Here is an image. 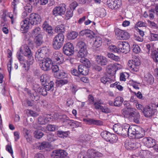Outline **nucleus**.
I'll use <instances>...</instances> for the list:
<instances>
[{"mask_svg":"<svg viewBox=\"0 0 158 158\" xmlns=\"http://www.w3.org/2000/svg\"><path fill=\"white\" fill-rule=\"evenodd\" d=\"M64 36L63 33H59L53 38L52 46L56 50L60 49L63 46Z\"/></svg>","mask_w":158,"mask_h":158,"instance_id":"1","label":"nucleus"},{"mask_svg":"<svg viewBox=\"0 0 158 158\" xmlns=\"http://www.w3.org/2000/svg\"><path fill=\"white\" fill-rule=\"evenodd\" d=\"M140 64L139 60L135 56L133 57L131 60L128 62V66L132 72L138 71Z\"/></svg>","mask_w":158,"mask_h":158,"instance_id":"2","label":"nucleus"},{"mask_svg":"<svg viewBox=\"0 0 158 158\" xmlns=\"http://www.w3.org/2000/svg\"><path fill=\"white\" fill-rule=\"evenodd\" d=\"M40 66L41 69L45 71L49 70L51 69L53 63L52 60L50 58L46 57L42 60Z\"/></svg>","mask_w":158,"mask_h":158,"instance_id":"3","label":"nucleus"},{"mask_svg":"<svg viewBox=\"0 0 158 158\" xmlns=\"http://www.w3.org/2000/svg\"><path fill=\"white\" fill-rule=\"evenodd\" d=\"M115 34L117 39L120 40H127L130 37L129 34L127 31L117 29L115 30Z\"/></svg>","mask_w":158,"mask_h":158,"instance_id":"4","label":"nucleus"},{"mask_svg":"<svg viewBox=\"0 0 158 158\" xmlns=\"http://www.w3.org/2000/svg\"><path fill=\"white\" fill-rule=\"evenodd\" d=\"M48 52V50L46 47L40 48L38 50L35 54V58L37 60L41 61L45 59L44 56Z\"/></svg>","mask_w":158,"mask_h":158,"instance_id":"5","label":"nucleus"},{"mask_svg":"<svg viewBox=\"0 0 158 158\" xmlns=\"http://www.w3.org/2000/svg\"><path fill=\"white\" fill-rule=\"evenodd\" d=\"M106 3L109 8L114 10L118 9L122 5L121 0H108Z\"/></svg>","mask_w":158,"mask_h":158,"instance_id":"6","label":"nucleus"},{"mask_svg":"<svg viewBox=\"0 0 158 158\" xmlns=\"http://www.w3.org/2000/svg\"><path fill=\"white\" fill-rule=\"evenodd\" d=\"M66 10V5L62 3L58 6L55 7L52 11V13L55 16L62 15L64 14Z\"/></svg>","mask_w":158,"mask_h":158,"instance_id":"7","label":"nucleus"},{"mask_svg":"<svg viewBox=\"0 0 158 158\" xmlns=\"http://www.w3.org/2000/svg\"><path fill=\"white\" fill-rule=\"evenodd\" d=\"M41 20L40 16L38 14L35 13H31L29 18V21L32 25H36L40 23Z\"/></svg>","mask_w":158,"mask_h":158,"instance_id":"8","label":"nucleus"},{"mask_svg":"<svg viewBox=\"0 0 158 158\" xmlns=\"http://www.w3.org/2000/svg\"><path fill=\"white\" fill-rule=\"evenodd\" d=\"M64 53L67 56H71L74 53V47L70 43L65 44L63 48Z\"/></svg>","mask_w":158,"mask_h":158,"instance_id":"9","label":"nucleus"},{"mask_svg":"<svg viewBox=\"0 0 158 158\" xmlns=\"http://www.w3.org/2000/svg\"><path fill=\"white\" fill-rule=\"evenodd\" d=\"M156 112V110L152 107L149 106H146L143 108V113L144 116L147 118H150L153 116Z\"/></svg>","mask_w":158,"mask_h":158,"instance_id":"10","label":"nucleus"},{"mask_svg":"<svg viewBox=\"0 0 158 158\" xmlns=\"http://www.w3.org/2000/svg\"><path fill=\"white\" fill-rule=\"evenodd\" d=\"M118 48H120L121 52L126 53L130 51V46L127 42H119L118 43Z\"/></svg>","mask_w":158,"mask_h":158,"instance_id":"11","label":"nucleus"},{"mask_svg":"<svg viewBox=\"0 0 158 158\" xmlns=\"http://www.w3.org/2000/svg\"><path fill=\"white\" fill-rule=\"evenodd\" d=\"M66 156V152L63 150H54L51 154L53 158H63Z\"/></svg>","mask_w":158,"mask_h":158,"instance_id":"12","label":"nucleus"},{"mask_svg":"<svg viewBox=\"0 0 158 158\" xmlns=\"http://www.w3.org/2000/svg\"><path fill=\"white\" fill-rule=\"evenodd\" d=\"M142 142L148 148L154 147L155 145L156 140L151 137H146L142 140Z\"/></svg>","mask_w":158,"mask_h":158,"instance_id":"13","label":"nucleus"},{"mask_svg":"<svg viewBox=\"0 0 158 158\" xmlns=\"http://www.w3.org/2000/svg\"><path fill=\"white\" fill-rule=\"evenodd\" d=\"M52 58L57 63L61 64L63 60V54L61 52L56 51L53 53Z\"/></svg>","mask_w":158,"mask_h":158,"instance_id":"14","label":"nucleus"},{"mask_svg":"<svg viewBox=\"0 0 158 158\" xmlns=\"http://www.w3.org/2000/svg\"><path fill=\"white\" fill-rule=\"evenodd\" d=\"M27 19L22 21L20 23L21 31L23 33L27 32L30 27V22L27 20Z\"/></svg>","mask_w":158,"mask_h":158,"instance_id":"15","label":"nucleus"},{"mask_svg":"<svg viewBox=\"0 0 158 158\" xmlns=\"http://www.w3.org/2000/svg\"><path fill=\"white\" fill-rule=\"evenodd\" d=\"M34 61L33 57L27 58V60H25L23 61V63H21L22 67L25 69L26 70H28L29 69L30 66L32 65Z\"/></svg>","mask_w":158,"mask_h":158,"instance_id":"16","label":"nucleus"},{"mask_svg":"<svg viewBox=\"0 0 158 158\" xmlns=\"http://www.w3.org/2000/svg\"><path fill=\"white\" fill-rule=\"evenodd\" d=\"M83 121L86 124L89 125H102L103 123V122L100 120H95L93 118H83Z\"/></svg>","mask_w":158,"mask_h":158,"instance_id":"17","label":"nucleus"},{"mask_svg":"<svg viewBox=\"0 0 158 158\" xmlns=\"http://www.w3.org/2000/svg\"><path fill=\"white\" fill-rule=\"evenodd\" d=\"M96 61L97 64L101 66L106 65L108 63L107 58L104 56L98 55L96 57Z\"/></svg>","mask_w":158,"mask_h":158,"instance_id":"18","label":"nucleus"},{"mask_svg":"<svg viewBox=\"0 0 158 158\" xmlns=\"http://www.w3.org/2000/svg\"><path fill=\"white\" fill-rule=\"evenodd\" d=\"M87 155L89 158H94L96 156L101 157L103 156L102 153L94 149L89 150L87 151Z\"/></svg>","mask_w":158,"mask_h":158,"instance_id":"19","label":"nucleus"},{"mask_svg":"<svg viewBox=\"0 0 158 158\" xmlns=\"http://www.w3.org/2000/svg\"><path fill=\"white\" fill-rule=\"evenodd\" d=\"M129 112V117H133L134 121L135 123H139V119L140 118V115L139 113L135 112L133 110L134 109L131 108Z\"/></svg>","mask_w":158,"mask_h":158,"instance_id":"20","label":"nucleus"},{"mask_svg":"<svg viewBox=\"0 0 158 158\" xmlns=\"http://www.w3.org/2000/svg\"><path fill=\"white\" fill-rule=\"evenodd\" d=\"M23 54L24 56H27V58H30L33 57L32 56V53L29 47L26 44L24 45L23 47H22Z\"/></svg>","mask_w":158,"mask_h":158,"instance_id":"21","label":"nucleus"},{"mask_svg":"<svg viewBox=\"0 0 158 158\" xmlns=\"http://www.w3.org/2000/svg\"><path fill=\"white\" fill-rule=\"evenodd\" d=\"M93 40L94 42L93 47L98 48L101 46L102 43V38L98 36H95L93 37Z\"/></svg>","mask_w":158,"mask_h":158,"instance_id":"22","label":"nucleus"},{"mask_svg":"<svg viewBox=\"0 0 158 158\" xmlns=\"http://www.w3.org/2000/svg\"><path fill=\"white\" fill-rule=\"evenodd\" d=\"M138 127L136 126L131 127L129 125V128L128 129L127 134L128 136L134 138L136 134V129H137Z\"/></svg>","mask_w":158,"mask_h":158,"instance_id":"23","label":"nucleus"},{"mask_svg":"<svg viewBox=\"0 0 158 158\" xmlns=\"http://www.w3.org/2000/svg\"><path fill=\"white\" fill-rule=\"evenodd\" d=\"M78 70L80 74H81L83 75H87L89 72L88 68L82 65H80L78 66Z\"/></svg>","mask_w":158,"mask_h":158,"instance_id":"24","label":"nucleus"},{"mask_svg":"<svg viewBox=\"0 0 158 158\" xmlns=\"http://www.w3.org/2000/svg\"><path fill=\"white\" fill-rule=\"evenodd\" d=\"M37 89V91L39 94H41L43 96H46L47 94V90L46 89V88L43 87H39V85L37 84H35Z\"/></svg>","mask_w":158,"mask_h":158,"instance_id":"25","label":"nucleus"},{"mask_svg":"<svg viewBox=\"0 0 158 158\" xmlns=\"http://www.w3.org/2000/svg\"><path fill=\"white\" fill-rule=\"evenodd\" d=\"M136 134L134 138L136 139H140L143 137L144 135V132L142 131V128L138 127L136 129Z\"/></svg>","mask_w":158,"mask_h":158,"instance_id":"26","label":"nucleus"},{"mask_svg":"<svg viewBox=\"0 0 158 158\" xmlns=\"http://www.w3.org/2000/svg\"><path fill=\"white\" fill-rule=\"evenodd\" d=\"M34 42L37 46H40L43 42L42 35L39 34L35 36L34 39Z\"/></svg>","mask_w":158,"mask_h":158,"instance_id":"27","label":"nucleus"},{"mask_svg":"<svg viewBox=\"0 0 158 158\" xmlns=\"http://www.w3.org/2000/svg\"><path fill=\"white\" fill-rule=\"evenodd\" d=\"M117 65L120 66V65L118 64H115L114 65L111 64L109 65L107 68V71L108 73L109 74H114V72L116 71L114 66H116Z\"/></svg>","mask_w":158,"mask_h":158,"instance_id":"28","label":"nucleus"},{"mask_svg":"<svg viewBox=\"0 0 158 158\" xmlns=\"http://www.w3.org/2000/svg\"><path fill=\"white\" fill-rule=\"evenodd\" d=\"M123 125L119 124H114L113 127V130L117 134L120 135Z\"/></svg>","mask_w":158,"mask_h":158,"instance_id":"29","label":"nucleus"},{"mask_svg":"<svg viewBox=\"0 0 158 158\" xmlns=\"http://www.w3.org/2000/svg\"><path fill=\"white\" fill-rule=\"evenodd\" d=\"M43 29L45 30L48 34L52 33V27L49 25L47 21H45L42 26Z\"/></svg>","mask_w":158,"mask_h":158,"instance_id":"30","label":"nucleus"},{"mask_svg":"<svg viewBox=\"0 0 158 158\" xmlns=\"http://www.w3.org/2000/svg\"><path fill=\"white\" fill-rule=\"evenodd\" d=\"M144 80L149 84H152L154 82V79L153 76L149 73H148L145 75Z\"/></svg>","mask_w":158,"mask_h":158,"instance_id":"31","label":"nucleus"},{"mask_svg":"<svg viewBox=\"0 0 158 158\" xmlns=\"http://www.w3.org/2000/svg\"><path fill=\"white\" fill-rule=\"evenodd\" d=\"M123 99L121 97H118L114 100V106H121L123 102Z\"/></svg>","mask_w":158,"mask_h":158,"instance_id":"32","label":"nucleus"},{"mask_svg":"<svg viewBox=\"0 0 158 158\" xmlns=\"http://www.w3.org/2000/svg\"><path fill=\"white\" fill-rule=\"evenodd\" d=\"M33 89L34 90V93L32 94L31 93L30 96L32 100L36 101L40 99V96L37 92V89L36 88V87L35 85H34Z\"/></svg>","mask_w":158,"mask_h":158,"instance_id":"33","label":"nucleus"},{"mask_svg":"<svg viewBox=\"0 0 158 158\" xmlns=\"http://www.w3.org/2000/svg\"><path fill=\"white\" fill-rule=\"evenodd\" d=\"M101 82L104 84H107V85L114 82L112 79L106 76L101 77Z\"/></svg>","mask_w":158,"mask_h":158,"instance_id":"34","label":"nucleus"},{"mask_svg":"<svg viewBox=\"0 0 158 158\" xmlns=\"http://www.w3.org/2000/svg\"><path fill=\"white\" fill-rule=\"evenodd\" d=\"M23 132L25 137L28 142H30L31 140V136L30 135V131L27 129L24 128Z\"/></svg>","mask_w":158,"mask_h":158,"instance_id":"35","label":"nucleus"},{"mask_svg":"<svg viewBox=\"0 0 158 158\" xmlns=\"http://www.w3.org/2000/svg\"><path fill=\"white\" fill-rule=\"evenodd\" d=\"M101 137L106 141H107L110 136L111 135V134L107 131H104L101 133Z\"/></svg>","mask_w":158,"mask_h":158,"instance_id":"36","label":"nucleus"},{"mask_svg":"<svg viewBox=\"0 0 158 158\" xmlns=\"http://www.w3.org/2000/svg\"><path fill=\"white\" fill-rule=\"evenodd\" d=\"M128 146L129 147V148L130 149L135 150L136 148L140 147V144L138 142H129L128 143Z\"/></svg>","mask_w":158,"mask_h":158,"instance_id":"37","label":"nucleus"},{"mask_svg":"<svg viewBox=\"0 0 158 158\" xmlns=\"http://www.w3.org/2000/svg\"><path fill=\"white\" fill-rule=\"evenodd\" d=\"M45 87L46 89L48 91L51 90L52 91L54 89V82L52 81H50L49 82L47 81L45 84Z\"/></svg>","mask_w":158,"mask_h":158,"instance_id":"38","label":"nucleus"},{"mask_svg":"<svg viewBox=\"0 0 158 158\" xmlns=\"http://www.w3.org/2000/svg\"><path fill=\"white\" fill-rule=\"evenodd\" d=\"M79 50H87L86 46L85 43L82 41L78 42L77 45Z\"/></svg>","mask_w":158,"mask_h":158,"instance_id":"39","label":"nucleus"},{"mask_svg":"<svg viewBox=\"0 0 158 158\" xmlns=\"http://www.w3.org/2000/svg\"><path fill=\"white\" fill-rule=\"evenodd\" d=\"M129 127V124H124L123 125V127L121 130L122 131L120 135H124L126 136L127 135L128 129Z\"/></svg>","mask_w":158,"mask_h":158,"instance_id":"40","label":"nucleus"},{"mask_svg":"<svg viewBox=\"0 0 158 158\" xmlns=\"http://www.w3.org/2000/svg\"><path fill=\"white\" fill-rule=\"evenodd\" d=\"M65 30V26L63 24L58 25L55 28V31L56 32L58 33L60 32L61 33L64 32Z\"/></svg>","mask_w":158,"mask_h":158,"instance_id":"41","label":"nucleus"},{"mask_svg":"<svg viewBox=\"0 0 158 158\" xmlns=\"http://www.w3.org/2000/svg\"><path fill=\"white\" fill-rule=\"evenodd\" d=\"M80 62L84 64V65L88 68L90 67L91 66V63L89 60L85 57H83L81 58Z\"/></svg>","mask_w":158,"mask_h":158,"instance_id":"42","label":"nucleus"},{"mask_svg":"<svg viewBox=\"0 0 158 158\" xmlns=\"http://www.w3.org/2000/svg\"><path fill=\"white\" fill-rule=\"evenodd\" d=\"M68 82V81L67 79H61L56 81V83L57 87H61Z\"/></svg>","mask_w":158,"mask_h":158,"instance_id":"43","label":"nucleus"},{"mask_svg":"<svg viewBox=\"0 0 158 158\" xmlns=\"http://www.w3.org/2000/svg\"><path fill=\"white\" fill-rule=\"evenodd\" d=\"M78 35V33L74 31H72L69 33L67 35L68 39L71 40H73L76 38Z\"/></svg>","mask_w":158,"mask_h":158,"instance_id":"44","label":"nucleus"},{"mask_svg":"<svg viewBox=\"0 0 158 158\" xmlns=\"http://www.w3.org/2000/svg\"><path fill=\"white\" fill-rule=\"evenodd\" d=\"M107 56L109 58L116 61H118L120 60V58L119 56H116L112 53H108Z\"/></svg>","mask_w":158,"mask_h":158,"instance_id":"45","label":"nucleus"},{"mask_svg":"<svg viewBox=\"0 0 158 158\" xmlns=\"http://www.w3.org/2000/svg\"><path fill=\"white\" fill-rule=\"evenodd\" d=\"M87 50H79L77 56L78 57L82 58L86 56L87 55Z\"/></svg>","mask_w":158,"mask_h":158,"instance_id":"46","label":"nucleus"},{"mask_svg":"<svg viewBox=\"0 0 158 158\" xmlns=\"http://www.w3.org/2000/svg\"><path fill=\"white\" fill-rule=\"evenodd\" d=\"M13 13H14V14L11 12H7V17H9L10 19L12 24H13L14 22L15 18H16V14L15 11L14 12L13 11Z\"/></svg>","mask_w":158,"mask_h":158,"instance_id":"47","label":"nucleus"},{"mask_svg":"<svg viewBox=\"0 0 158 158\" xmlns=\"http://www.w3.org/2000/svg\"><path fill=\"white\" fill-rule=\"evenodd\" d=\"M48 77L46 74H43L40 76V80L43 85H45V83L48 81Z\"/></svg>","mask_w":158,"mask_h":158,"instance_id":"48","label":"nucleus"},{"mask_svg":"<svg viewBox=\"0 0 158 158\" xmlns=\"http://www.w3.org/2000/svg\"><path fill=\"white\" fill-rule=\"evenodd\" d=\"M103 102L101 100L97 101L94 103L95 108L97 110H99L102 106V105H103Z\"/></svg>","mask_w":158,"mask_h":158,"instance_id":"49","label":"nucleus"},{"mask_svg":"<svg viewBox=\"0 0 158 158\" xmlns=\"http://www.w3.org/2000/svg\"><path fill=\"white\" fill-rule=\"evenodd\" d=\"M50 144L48 142H43L41 143L38 146V148L40 150H42L43 149L49 147Z\"/></svg>","mask_w":158,"mask_h":158,"instance_id":"50","label":"nucleus"},{"mask_svg":"<svg viewBox=\"0 0 158 158\" xmlns=\"http://www.w3.org/2000/svg\"><path fill=\"white\" fill-rule=\"evenodd\" d=\"M109 49L111 52L119 53L121 52L120 48L115 46L111 45L109 46Z\"/></svg>","mask_w":158,"mask_h":158,"instance_id":"51","label":"nucleus"},{"mask_svg":"<svg viewBox=\"0 0 158 158\" xmlns=\"http://www.w3.org/2000/svg\"><path fill=\"white\" fill-rule=\"evenodd\" d=\"M131 109H132L131 108H130L129 109L128 108H125L122 110V113L125 117H129V113L130 110H131Z\"/></svg>","mask_w":158,"mask_h":158,"instance_id":"52","label":"nucleus"},{"mask_svg":"<svg viewBox=\"0 0 158 158\" xmlns=\"http://www.w3.org/2000/svg\"><path fill=\"white\" fill-rule=\"evenodd\" d=\"M34 135L35 138L40 139L43 137L44 134L41 131L37 130L34 132Z\"/></svg>","mask_w":158,"mask_h":158,"instance_id":"53","label":"nucleus"},{"mask_svg":"<svg viewBox=\"0 0 158 158\" xmlns=\"http://www.w3.org/2000/svg\"><path fill=\"white\" fill-rule=\"evenodd\" d=\"M38 123L41 124H45L46 123L45 115L39 116L38 118Z\"/></svg>","mask_w":158,"mask_h":158,"instance_id":"54","label":"nucleus"},{"mask_svg":"<svg viewBox=\"0 0 158 158\" xmlns=\"http://www.w3.org/2000/svg\"><path fill=\"white\" fill-rule=\"evenodd\" d=\"M69 118L65 114H63L62 115H60V119L63 123V125H64L66 122L69 119Z\"/></svg>","mask_w":158,"mask_h":158,"instance_id":"55","label":"nucleus"},{"mask_svg":"<svg viewBox=\"0 0 158 158\" xmlns=\"http://www.w3.org/2000/svg\"><path fill=\"white\" fill-rule=\"evenodd\" d=\"M107 142H109L110 143L116 142L118 140V137L116 135L114 134H111V135L109 138Z\"/></svg>","mask_w":158,"mask_h":158,"instance_id":"56","label":"nucleus"},{"mask_svg":"<svg viewBox=\"0 0 158 158\" xmlns=\"http://www.w3.org/2000/svg\"><path fill=\"white\" fill-rule=\"evenodd\" d=\"M7 10L5 9L2 10V13L1 14V17L2 19L5 22L7 21Z\"/></svg>","mask_w":158,"mask_h":158,"instance_id":"57","label":"nucleus"},{"mask_svg":"<svg viewBox=\"0 0 158 158\" xmlns=\"http://www.w3.org/2000/svg\"><path fill=\"white\" fill-rule=\"evenodd\" d=\"M150 40L151 41H158V34L151 33H150Z\"/></svg>","mask_w":158,"mask_h":158,"instance_id":"58","label":"nucleus"},{"mask_svg":"<svg viewBox=\"0 0 158 158\" xmlns=\"http://www.w3.org/2000/svg\"><path fill=\"white\" fill-rule=\"evenodd\" d=\"M41 29L39 27H37L34 29L32 31V34L35 37L36 35L40 34Z\"/></svg>","mask_w":158,"mask_h":158,"instance_id":"59","label":"nucleus"},{"mask_svg":"<svg viewBox=\"0 0 158 158\" xmlns=\"http://www.w3.org/2000/svg\"><path fill=\"white\" fill-rule=\"evenodd\" d=\"M158 54V51L155 50L152 53V57L154 61L155 62H158V59H157V55Z\"/></svg>","mask_w":158,"mask_h":158,"instance_id":"60","label":"nucleus"},{"mask_svg":"<svg viewBox=\"0 0 158 158\" xmlns=\"http://www.w3.org/2000/svg\"><path fill=\"white\" fill-rule=\"evenodd\" d=\"M132 48L133 52L136 54L139 53L140 51V49L138 45H133Z\"/></svg>","mask_w":158,"mask_h":158,"instance_id":"61","label":"nucleus"},{"mask_svg":"<svg viewBox=\"0 0 158 158\" xmlns=\"http://www.w3.org/2000/svg\"><path fill=\"white\" fill-rule=\"evenodd\" d=\"M47 129L50 131H54L56 129H58V127L56 125L49 124L47 126Z\"/></svg>","mask_w":158,"mask_h":158,"instance_id":"62","label":"nucleus"},{"mask_svg":"<svg viewBox=\"0 0 158 158\" xmlns=\"http://www.w3.org/2000/svg\"><path fill=\"white\" fill-rule=\"evenodd\" d=\"M45 117L46 123L49 122H51L53 121L54 118L53 116L50 114H45Z\"/></svg>","mask_w":158,"mask_h":158,"instance_id":"63","label":"nucleus"},{"mask_svg":"<svg viewBox=\"0 0 158 158\" xmlns=\"http://www.w3.org/2000/svg\"><path fill=\"white\" fill-rule=\"evenodd\" d=\"M71 73L73 75L79 77L80 76V73L79 70L78 71L77 70L74 68H72L71 70Z\"/></svg>","mask_w":158,"mask_h":158,"instance_id":"64","label":"nucleus"}]
</instances>
